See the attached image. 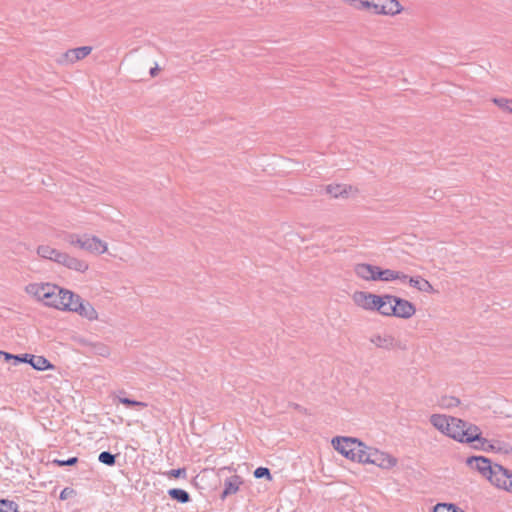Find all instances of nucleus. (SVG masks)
I'll use <instances>...</instances> for the list:
<instances>
[{
	"instance_id": "nucleus-10",
	"label": "nucleus",
	"mask_w": 512,
	"mask_h": 512,
	"mask_svg": "<svg viewBox=\"0 0 512 512\" xmlns=\"http://www.w3.org/2000/svg\"><path fill=\"white\" fill-rule=\"evenodd\" d=\"M489 482L499 490L512 493V471L501 465L494 464V472L492 473Z\"/></svg>"
},
{
	"instance_id": "nucleus-14",
	"label": "nucleus",
	"mask_w": 512,
	"mask_h": 512,
	"mask_svg": "<svg viewBox=\"0 0 512 512\" xmlns=\"http://www.w3.org/2000/svg\"><path fill=\"white\" fill-rule=\"evenodd\" d=\"M325 191L333 198H349L358 194V189L352 185L333 183L325 187Z\"/></svg>"
},
{
	"instance_id": "nucleus-26",
	"label": "nucleus",
	"mask_w": 512,
	"mask_h": 512,
	"mask_svg": "<svg viewBox=\"0 0 512 512\" xmlns=\"http://www.w3.org/2000/svg\"><path fill=\"white\" fill-rule=\"evenodd\" d=\"M493 102L504 112L512 113V99L494 98Z\"/></svg>"
},
{
	"instance_id": "nucleus-20",
	"label": "nucleus",
	"mask_w": 512,
	"mask_h": 512,
	"mask_svg": "<svg viewBox=\"0 0 512 512\" xmlns=\"http://www.w3.org/2000/svg\"><path fill=\"white\" fill-rule=\"evenodd\" d=\"M406 281H408L410 286H412L413 288H415L416 290H418L420 292H424V293H428V294H433L436 292L434 287L432 286V284L428 280L424 279L421 276H414V277L408 276Z\"/></svg>"
},
{
	"instance_id": "nucleus-16",
	"label": "nucleus",
	"mask_w": 512,
	"mask_h": 512,
	"mask_svg": "<svg viewBox=\"0 0 512 512\" xmlns=\"http://www.w3.org/2000/svg\"><path fill=\"white\" fill-rule=\"evenodd\" d=\"M376 294L366 291H356L352 295L353 303L360 309L373 312Z\"/></svg>"
},
{
	"instance_id": "nucleus-36",
	"label": "nucleus",
	"mask_w": 512,
	"mask_h": 512,
	"mask_svg": "<svg viewBox=\"0 0 512 512\" xmlns=\"http://www.w3.org/2000/svg\"><path fill=\"white\" fill-rule=\"evenodd\" d=\"M71 492H72V490H69L68 488H65L64 490H62V492L60 494V498L62 500L66 499Z\"/></svg>"
},
{
	"instance_id": "nucleus-11",
	"label": "nucleus",
	"mask_w": 512,
	"mask_h": 512,
	"mask_svg": "<svg viewBox=\"0 0 512 512\" xmlns=\"http://www.w3.org/2000/svg\"><path fill=\"white\" fill-rule=\"evenodd\" d=\"M416 313L414 304L406 299L393 296L391 303L390 317L409 319Z\"/></svg>"
},
{
	"instance_id": "nucleus-8",
	"label": "nucleus",
	"mask_w": 512,
	"mask_h": 512,
	"mask_svg": "<svg viewBox=\"0 0 512 512\" xmlns=\"http://www.w3.org/2000/svg\"><path fill=\"white\" fill-rule=\"evenodd\" d=\"M53 283L50 281H32L27 283L23 290L29 300L43 306Z\"/></svg>"
},
{
	"instance_id": "nucleus-32",
	"label": "nucleus",
	"mask_w": 512,
	"mask_h": 512,
	"mask_svg": "<svg viewBox=\"0 0 512 512\" xmlns=\"http://www.w3.org/2000/svg\"><path fill=\"white\" fill-rule=\"evenodd\" d=\"M120 402L124 405H132V406H139V407H146V403L130 400L128 398H120Z\"/></svg>"
},
{
	"instance_id": "nucleus-12",
	"label": "nucleus",
	"mask_w": 512,
	"mask_h": 512,
	"mask_svg": "<svg viewBox=\"0 0 512 512\" xmlns=\"http://www.w3.org/2000/svg\"><path fill=\"white\" fill-rule=\"evenodd\" d=\"M468 467L472 470L477 471L482 477L488 481L494 472V465L491 461L483 456H473L466 460Z\"/></svg>"
},
{
	"instance_id": "nucleus-1",
	"label": "nucleus",
	"mask_w": 512,
	"mask_h": 512,
	"mask_svg": "<svg viewBox=\"0 0 512 512\" xmlns=\"http://www.w3.org/2000/svg\"><path fill=\"white\" fill-rule=\"evenodd\" d=\"M430 423L441 434L463 444H474V448L482 451L493 449V445L482 436L481 429L461 418L446 414H432Z\"/></svg>"
},
{
	"instance_id": "nucleus-24",
	"label": "nucleus",
	"mask_w": 512,
	"mask_h": 512,
	"mask_svg": "<svg viewBox=\"0 0 512 512\" xmlns=\"http://www.w3.org/2000/svg\"><path fill=\"white\" fill-rule=\"evenodd\" d=\"M460 403L459 399L452 396H444L439 401V406L443 409H451L458 406Z\"/></svg>"
},
{
	"instance_id": "nucleus-5",
	"label": "nucleus",
	"mask_w": 512,
	"mask_h": 512,
	"mask_svg": "<svg viewBox=\"0 0 512 512\" xmlns=\"http://www.w3.org/2000/svg\"><path fill=\"white\" fill-rule=\"evenodd\" d=\"M361 464H371L382 470H391L398 465V459L387 451L366 445Z\"/></svg>"
},
{
	"instance_id": "nucleus-29",
	"label": "nucleus",
	"mask_w": 512,
	"mask_h": 512,
	"mask_svg": "<svg viewBox=\"0 0 512 512\" xmlns=\"http://www.w3.org/2000/svg\"><path fill=\"white\" fill-rule=\"evenodd\" d=\"M99 461L106 465H113L115 463V457L109 452H102L99 455Z\"/></svg>"
},
{
	"instance_id": "nucleus-17",
	"label": "nucleus",
	"mask_w": 512,
	"mask_h": 512,
	"mask_svg": "<svg viewBox=\"0 0 512 512\" xmlns=\"http://www.w3.org/2000/svg\"><path fill=\"white\" fill-rule=\"evenodd\" d=\"M393 295H377L375 297V304L373 312H377L382 316L390 317L391 303Z\"/></svg>"
},
{
	"instance_id": "nucleus-9",
	"label": "nucleus",
	"mask_w": 512,
	"mask_h": 512,
	"mask_svg": "<svg viewBox=\"0 0 512 512\" xmlns=\"http://www.w3.org/2000/svg\"><path fill=\"white\" fill-rule=\"evenodd\" d=\"M66 312L77 313L88 321H96L98 312L89 302L84 301L78 294L73 293Z\"/></svg>"
},
{
	"instance_id": "nucleus-13",
	"label": "nucleus",
	"mask_w": 512,
	"mask_h": 512,
	"mask_svg": "<svg viewBox=\"0 0 512 512\" xmlns=\"http://www.w3.org/2000/svg\"><path fill=\"white\" fill-rule=\"evenodd\" d=\"M92 52L91 46H81L67 50L61 55L59 62L63 65H72L86 58Z\"/></svg>"
},
{
	"instance_id": "nucleus-15",
	"label": "nucleus",
	"mask_w": 512,
	"mask_h": 512,
	"mask_svg": "<svg viewBox=\"0 0 512 512\" xmlns=\"http://www.w3.org/2000/svg\"><path fill=\"white\" fill-rule=\"evenodd\" d=\"M379 266L369 263H358L354 267L355 275L363 281L376 282L378 281Z\"/></svg>"
},
{
	"instance_id": "nucleus-7",
	"label": "nucleus",
	"mask_w": 512,
	"mask_h": 512,
	"mask_svg": "<svg viewBox=\"0 0 512 512\" xmlns=\"http://www.w3.org/2000/svg\"><path fill=\"white\" fill-rule=\"evenodd\" d=\"M365 12L378 16L394 17L404 11L398 0H366Z\"/></svg>"
},
{
	"instance_id": "nucleus-30",
	"label": "nucleus",
	"mask_w": 512,
	"mask_h": 512,
	"mask_svg": "<svg viewBox=\"0 0 512 512\" xmlns=\"http://www.w3.org/2000/svg\"><path fill=\"white\" fill-rule=\"evenodd\" d=\"M254 476L256 478H263L266 477L269 481L272 480V476L270 474V471L268 468L265 467H259L254 471Z\"/></svg>"
},
{
	"instance_id": "nucleus-35",
	"label": "nucleus",
	"mask_w": 512,
	"mask_h": 512,
	"mask_svg": "<svg viewBox=\"0 0 512 512\" xmlns=\"http://www.w3.org/2000/svg\"><path fill=\"white\" fill-rule=\"evenodd\" d=\"M33 354L25 353L21 355V363L32 364Z\"/></svg>"
},
{
	"instance_id": "nucleus-23",
	"label": "nucleus",
	"mask_w": 512,
	"mask_h": 512,
	"mask_svg": "<svg viewBox=\"0 0 512 512\" xmlns=\"http://www.w3.org/2000/svg\"><path fill=\"white\" fill-rule=\"evenodd\" d=\"M168 493L172 499L177 500L178 502L181 503H187L190 500L189 494L182 489H170Z\"/></svg>"
},
{
	"instance_id": "nucleus-3",
	"label": "nucleus",
	"mask_w": 512,
	"mask_h": 512,
	"mask_svg": "<svg viewBox=\"0 0 512 512\" xmlns=\"http://www.w3.org/2000/svg\"><path fill=\"white\" fill-rule=\"evenodd\" d=\"M70 246L85 251L91 255L100 256L108 253V243L91 233H72L68 235Z\"/></svg>"
},
{
	"instance_id": "nucleus-25",
	"label": "nucleus",
	"mask_w": 512,
	"mask_h": 512,
	"mask_svg": "<svg viewBox=\"0 0 512 512\" xmlns=\"http://www.w3.org/2000/svg\"><path fill=\"white\" fill-rule=\"evenodd\" d=\"M433 512H464L452 503H438L434 506Z\"/></svg>"
},
{
	"instance_id": "nucleus-2",
	"label": "nucleus",
	"mask_w": 512,
	"mask_h": 512,
	"mask_svg": "<svg viewBox=\"0 0 512 512\" xmlns=\"http://www.w3.org/2000/svg\"><path fill=\"white\" fill-rule=\"evenodd\" d=\"M36 253L39 257L61 264L69 269L79 272L88 270V264L81 259L70 256L69 254L58 250L49 244H41L37 247Z\"/></svg>"
},
{
	"instance_id": "nucleus-6",
	"label": "nucleus",
	"mask_w": 512,
	"mask_h": 512,
	"mask_svg": "<svg viewBox=\"0 0 512 512\" xmlns=\"http://www.w3.org/2000/svg\"><path fill=\"white\" fill-rule=\"evenodd\" d=\"M73 293V291L53 283L43 306L57 311L66 312Z\"/></svg>"
},
{
	"instance_id": "nucleus-33",
	"label": "nucleus",
	"mask_w": 512,
	"mask_h": 512,
	"mask_svg": "<svg viewBox=\"0 0 512 512\" xmlns=\"http://www.w3.org/2000/svg\"><path fill=\"white\" fill-rule=\"evenodd\" d=\"M78 462V459L77 457H72L68 460H54V463L58 466H71V465H74Z\"/></svg>"
},
{
	"instance_id": "nucleus-34",
	"label": "nucleus",
	"mask_w": 512,
	"mask_h": 512,
	"mask_svg": "<svg viewBox=\"0 0 512 512\" xmlns=\"http://www.w3.org/2000/svg\"><path fill=\"white\" fill-rule=\"evenodd\" d=\"M4 359L6 361L13 360L15 364L21 363V355H14V354L8 353V354H4Z\"/></svg>"
},
{
	"instance_id": "nucleus-37",
	"label": "nucleus",
	"mask_w": 512,
	"mask_h": 512,
	"mask_svg": "<svg viewBox=\"0 0 512 512\" xmlns=\"http://www.w3.org/2000/svg\"><path fill=\"white\" fill-rule=\"evenodd\" d=\"M158 71H159V68L157 65L155 67L151 68V70H150L151 76L155 77L157 75Z\"/></svg>"
},
{
	"instance_id": "nucleus-28",
	"label": "nucleus",
	"mask_w": 512,
	"mask_h": 512,
	"mask_svg": "<svg viewBox=\"0 0 512 512\" xmlns=\"http://www.w3.org/2000/svg\"><path fill=\"white\" fill-rule=\"evenodd\" d=\"M343 3L354 7L357 10L364 11L366 0H341Z\"/></svg>"
},
{
	"instance_id": "nucleus-22",
	"label": "nucleus",
	"mask_w": 512,
	"mask_h": 512,
	"mask_svg": "<svg viewBox=\"0 0 512 512\" xmlns=\"http://www.w3.org/2000/svg\"><path fill=\"white\" fill-rule=\"evenodd\" d=\"M31 366L37 371L53 370L54 365L44 356L34 355Z\"/></svg>"
},
{
	"instance_id": "nucleus-4",
	"label": "nucleus",
	"mask_w": 512,
	"mask_h": 512,
	"mask_svg": "<svg viewBox=\"0 0 512 512\" xmlns=\"http://www.w3.org/2000/svg\"><path fill=\"white\" fill-rule=\"evenodd\" d=\"M332 446L345 458L361 463L366 444L351 437H335Z\"/></svg>"
},
{
	"instance_id": "nucleus-38",
	"label": "nucleus",
	"mask_w": 512,
	"mask_h": 512,
	"mask_svg": "<svg viewBox=\"0 0 512 512\" xmlns=\"http://www.w3.org/2000/svg\"><path fill=\"white\" fill-rule=\"evenodd\" d=\"M4 354H8V352L1 351V350H0V356H3V357H4Z\"/></svg>"
},
{
	"instance_id": "nucleus-27",
	"label": "nucleus",
	"mask_w": 512,
	"mask_h": 512,
	"mask_svg": "<svg viewBox=\"0 0 512 512\" xmlns=\"http://www.w3.org/2000/svg\"><path fill=\"white\" fill-rule=\"evenodd\" d=\"M0 512H18V505L10 500H0Z\"/></svg>"
},
{
	"instance_id": "nucleus-18",
	"label": "nucleus",
	"mask_w": 512,
	"mask_h": 512,
	"mask_svg": "<svg viewBox=\"0 0 512 512\" xmlns=\"http://www.w3.org/2000/svg\"><path fill=\"white\" fill-rule=\"evenodd\" d=\"M378 281L381 282H394V281H400V282H406L408 275L392 270V269H384L379 266L378 270Z\"/></svg>"
},
{
	"instance_id": "nucleus-21",
	"label": "nucleus",
	"mask_w": 512,
	"mask_h": 512,
	"mask_svg": "<svg viewBox=\"0 0 512 512\" xmlns=\"http://www.w3.org/2000/svg\"><path fill=\"white\" fill-rule=\"evenodd\" d=\"M370 341L376 347L383 349H392L395 347V339L391 334L388 333L374 334Z\"/></svg>"
},
{
	"instance_id": "nucleus-19",
	"label": "nucleus",
	"mask_w": 512,
	"mask_h": 512,
	"mask_svg": "<svg viewBox=\"0 0 512 512\" xmlns=\"http://www.w3.org/2000/svg\"><path fill=\"white\" fill-rule=\"evenodd\" d=\"M242 484L243 479L238 475H233L227 478L224 483V490L221 494V498L225 499L229 495L236 494Z\"/></svg>"
},
{
	"instance_id": "nucleus-31",
	"label": "nucleus",
	"mask_w": 512,
	"mask_h": 512,
	"mask_svg": "<svg viewBox=\"0 0 512 512\" xmlns=\"http://www.w3.org/2000/svg\"><path fill=\"white\" fill-rule=\"evenodd\" d=\"M186 475V470L184 468L173 469L167 472V476L170 478H179L184 477Z\"/></svg>"
}]
</instances>
